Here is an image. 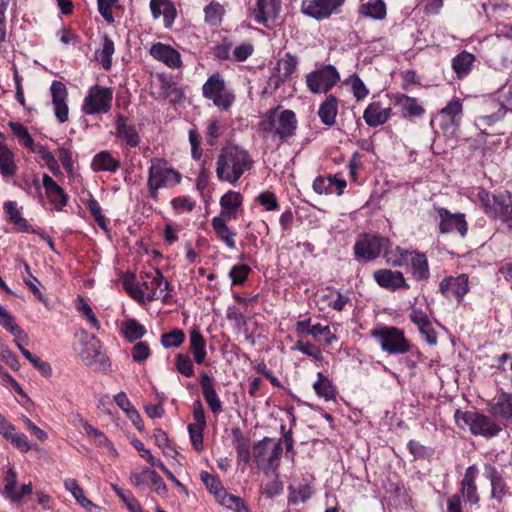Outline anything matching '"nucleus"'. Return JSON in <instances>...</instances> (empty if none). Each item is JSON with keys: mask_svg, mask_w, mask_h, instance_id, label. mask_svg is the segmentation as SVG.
I'll return each instance as SVG.
<instances>
[{"mask_svg": "<svg viewBox=\"0 0 512 512\" xmlns=\"http://www.w3.org/2000/svg\"><path fill=\"white\" fill-rule=\"evenodd\" d=\"M253 165L254 160L246 149L228 145L220 150L217 157L216 175L220 181L234 185Z\"/></svg>", "mask_w": 512, "mask_h": 512, "instance_id": "f257e3e1", "label": "nucleus"}, {"mask_svg": "<svg viewBox=\"0 0 512 512\" xmlns=\"http://www.w3.org/2000/svg\"><path fill=\"white\" fill-rule=\"evenodd\" d=\"M475 197L487 215L500 219L512 230V195L509 192L490 195L483 188H478Z\"/></svg>", "mask_w": 512, "mask_h": 512, "instance_id": "f03ea898", "label": "nucleus"}, {"mask_svg": "<svg viewBox=\"0 0 512 512\" xmlns=\"http://www.w3.org/2000/svg\"><path fill=\"white\" fill-rule=\"evenodd\" d=\"M370 335L376 340L383 352L391 355L406 354L414 346L406 338L404 331L394 327L381 325L371 330Z\"/></svg>", "mask_w": 512, "mask_h": 512, "instance_id": "7ed1b4c3", "label": "nucleus"}, {"mask_svg": "<svg viewBox=\"0 0 512 512\" xmlns=\"http://www.w3.org/2000/svg\"><path fill=\"white\" fill-rule=\"evenodd\" d=\"M148 171L147 188L150 197L158 200L159 189L170 188L177 185L180 180V174L168 166V163L162 158H152Z\"/></svg>", "mask_w": 512, "mask_h": 512, "instance_id": "20e7f679", "label": "nucleus"}, {"mask_svg": "<svg viewBox=\"0 0 512 512\" xmlns=\"http://www.w3.org/2000/svg\"><path fill=\"white\" fill-rule=\"evenodd\" d=\"M297 127L295 113L291 110L279 111V108L268 111L259 123V130L274 133L281 140L294 135Z\"/></svg>", "mask_w": 512, "mask_h": 512, "instance_id": "39448f33", "label": "nucleus"}, {"mask_svg": "<svg viewBox=\"0 0 512 512\" xmlns=\"http://www.w3.org/2000/svg\"><path fill=\"white\" fill-rule=\"evenodd\" d=\"M168 286V281L164 279L159 269L143 271L140 273L139 290L136 291V301L144 303L161 297L165 299L167 294H164V292L167 290Z\"/></svg>", "mask_w": 512, "mask_h": 512, "instance_id": "423d86ee", "label": "nucleus"}, {"mask_svg": "<svg viewBox=\"0 0 512 512\" xmlns=\"http://www.w3.org/2000/svg\"><path fill=\"white\" fill-rule=\"evenodd\" d=\"M202 94L220 111H228L236 100L234 91L226 86L219 73H214L207 79L202 86Z\"/></svg>", "mask_w": 512, "mask_h": 512, "instance_id": "0eeeda50", "label": "nucleus"}, {"mask_svg": "<svg viewBox=\"0 0 512 512\" xmlns=\"http://www.w3.org/2000/svg\"><path fill=\"white\" fill-rule=\"evenodd\" d=\"M113 89L100 85L90 87L83 100L82 112L85 115L106 114L111 110Z\"/></svg>", "mask_w": 512, "mask_h": 512, "instance_id": "6e6552de", "label": "nucleus"}, {"mask_svg": "<svg viewBox=\"0 0 512 512\" xmlns=\"http://www.w3.org/2000/svg\"><path fill=\"white\" fill-rule=\"evenodd\" d=\"M455 420L458 425L462 423L469 427V430L475 435L484 437H493L499 433L501 427L497 425L491 418L478 412L466 411L455 413Z\"/></svg>", "mask_w": 512, "mask_h": 512, "instance_id": "1a4fd4ad", "label": "nucleus"}, {"mask_svg": "<svg viewBox=\"0 0 512 512\" xmlns=\"http://www.w3.org/2000/svg\"><path fill=\"white\" fill-rule=\"evenodd\" d=\"M506 112L507 109L503 104L490 101L485 105L483 112L475 118L474 124L483 134H499L497 125L503 121Z\"/></svg>", "mask_w": 512, "mask_h": 512, "instance_id": "9d476101", "label": "nucleus"}, {"mask_svg": "<svg viewBox=\"0 0 512 512\" xmlns=\"http://www.w3.org/2000/svg\"><path fill=\"white\" fill-rule=\"evenodd\" d=\"M399 259L392 261L393 266L410 265V272L417 281H427L430 277L428 259L425 254L396 248Z\"/></svg>", "mask_w": 512, "mask_h": 512, "instance_id": "9b49d317", "label": "nucleus"}, {"mask_svg": "<svg viewBox=\"0 0 512 512\" xmlns=\"http://www.w3.org/2000/svg\"><path fill=\"white\" fill-rule=\"evenodd\" d=\"M340 80L333 65H324L306 76V84L313 93H326Z\"/></svg>", "mask_w": 512, "mask_h": 512, "instance_id": "f8f14e48", "label": "nucleus"}, {"mask_svg": "<svg viewBox=\"0 0 512 512\" xmlns=\"http://www.w3.org/2000/svg\"><path fill=\"white\" fill-rule=\"evenodd\" d=\"M388 242L387 238L364 234L355 242L354 254L356 258L373 261L380 256L382 250L387 247Z\"/></svg>", "mask_w": 512, "mask_h": 512, "instance_id": "ddd939ff", "label": "nucleus"}, {"mask_svg": "<svg viewBox=\"0 0 512 512\" xmlns=\"http://www.w3.org/2000/svg\"><path fill=\"white\" fill-rule=\"evenodd\" d=\"M345 0H304L302 12L316 20L329 18L344 4Z\"/></svg>", "mask_w": 512, "mask_h": 512, "instance_id": "4468645a", "label": "nucleus"}, {"mask_svg": "<svg viewBox=\"0 0 512 512\" xmlns=\"http://www.w3.org/2000/svg\"><path fill=\"white\" fill-rule=\"evenodd\" d=\"M439 291L447 299L455 298L459 303L469 292V278L467 274L456 277L447 276L439 283Z\"/></svg>", "mask_w": 512, "mask_h": 512, "instance_id": "2eb2a0df", "label": "nucleus"}, {"mask_svg": "<svg viewBox=\"0 0 512 512\" xmlns=\"http://www.w3.org/2000/svg\"><path fill=\"white\" fill-rule=\"evenodd\" d=\"M440 219L439 230L443 234L458 232L465 237L468 231L465 215L462 213H451L446 208H437Z\"/></svg>", "mask_w": 512, "mask_h": 512, "instance_id": "dca6fc26", "label": "nucleus"}, {"mask_svg": "<svg viewBox=\"0 0 512 512\" xmlns=\"http://www.w3.org/2000/svg\"><path fill=\"white\" fill-rule=\"evenodd\" d=\"M281 8V0H257L252 11L254 21L257 24L270 28L275 22Z\"/></svg>", "mask_w": 512, "mask_h": 512, "instance_id": "f3484780", "label": "nucleus"}, {"mask_svg": "<svg viewBox=\"0 0 512 512\" xmlns=\"http://www.w3.org/2000/svg\"><path fill=\"white\" fill-rule=\"evenodd\" d=\"M4 488L2 495L9 499L12 503H20L24 496L32 493V484H23L18 489L17 475L13 468H9L4 477Z\"/></svg>", "mask_w": 512, "mask_h": 512, "instance_id": "a211bd4d", "label": "nucleus"}, {"mask_svg": "<svg viewBox=\"0 0 512 512\" xmlns=\"http://www.w3.org/2000/svg\"><path fill=\"white\" fill-rule=\"evenodd\" d=\"M52 103L57 120L65 123L68 120L69 108L67 105L68 91L64 83L53 81L50 86Z\"/></svg>", "mask_w": 512, "mask_h": 512, "instance_id": "6ab92c4d", "label": "nucleus"}, {"mask_svg": "<svg viewBox=\"0 0 512 512\" xmlns=\"http://www.w3.org/2000/svg\"><path fill=\"white\" fill-rule=\"evenodd\" d=\"M150 55L171 69H179L183 65L180 53L170 45L161 42L151 46Z\"/></svg>", "mask_w": 512, "mask_h": 512, "instance_id": "aec40b11", "label": "nucleus"}, {"mask_svg": "<svg viewBox=\"0 0 512 512\" xmlns=\"http://www.w3.org/2000/svg\"><path fill=\"white\" fill-rule=\"evenodd\" d=\"M409 319L418 327L419 332L424 336L430 345L437 343V333L428 315L420 308L412 305L410 307Z\"/></svg>", "mask_w": 512, "mask_h": 512, "instance_id": "412c9836", "label": "nucleus"}, {"mask_svg": "<svg viewBox=\"0 0 512 512\" xmlns=\"http://www.w3.org/2000/svg\"><path fill=\"white\" fill-rule=\"evenodd\" d=\"M374 280L376 283L391 291L398 289H409L402 272L390 269H379L374 272Z\"/></svg>", "mask_w": 512, "mask_h": 512, "instance_id": "4be33fe9", "label": "nucleus"}, {"mask_svg": "<svg viewBox=\"0 0 512 512\" xmlns=\"http://www.w3.org/2000/svg\"><path fill=\"white\" fill-rule=\"evenodd\" d=\"M393 103L403 118L422 117L425 114V108L419 103L418 99L406 94L398 93L394 95Z\"/></svg>", "mask_w": 512, "mask_h": 512, "instance_id": "5701e85b", "label": "nucleus"}, {"mask_svg": "<svg viewBox=\"0 0 512 512\" xmlns=\"http://www.w3.org/2000/svg\"><path fill=\"white\" fill-rule=\"evenodd\" d=\"M115 136L127 146L133 148L139 145L140 137L133 124H129L127 118L119 114L115 120Z\"/></svg>", "mask_w": 512, "mask_h": 512, "instance_id": "b1692460", "label": "nucleus"}, {"mask_svg": "<svg viewBox=\"0 0 512 512\" xmlns=\"http://www.w3.org/2000/svg\"><path fill=\"white\" fill-rule=\"evenodd\" d=\"M488 412L496 418L512 422V394L502 392L488 404Z\"/></svg>", "mask_w": 512, "mask_h": 512, "instance_id": "393cba45", "label": "nucleus"}, {"mask_svg": "<svg viewBox=\"0 0 512 512\" xmlns=\"http://www.w3.org/2000/svg\"><path fill=\"white\" fill-rule=\"evenodd\" d=\"M391 113V108H383L380 101H375L366 107L363 113V119L368 126L378 127L388 121Z\"/></svg>", "mask_w": 512, "mask_h": 512, "instance_id": "a878e982", "label": "nucleus"}, {"mask_svg": "<svg viewBox=\"0 0 512 512\" xmlns=\"http://www.w3.org/2000/svg\"><path fill=\"white\" fill-rule=\"evenodd\" d=\"M199 383L202 389L203 397L207 402L210 410L214 414L220 413L222 411V403L215 390L213 379L208 374L202 373Z\"/></svg>", "mask_w": 512, "mask_h": 512, "instance_id": "bb28decb", "label": "nucleus"}, {"mask_svg": "<svg viewBox=\"0 0 512 512\" xmlns=\"http://www.w3.org/2000/svg\"><path fill=\"white\" fill-rule=\"evenodd\" d=\"M242 201L243 197L239 192H227L220 199L221 211L218 217H223L228 220H236L237 211L241 206Z\"/></svg>", "mask_w": 512, "mask_h": 512, "instance_id": "cd10ccee", "label": "nucleus"}, {"mask_svg": "<svg viewBox=\"0 0 512 512\" xmlns=\"http://www.w3.org/2000/svg\"><path fill=\"white\" fill-rule=\"evenodd\" d=\"M150 9L153 18L163 17L164 26L170 28L176 18V9L170 0H151Z\"/></svg>", "mask_w": 512, "mask_h": 512, "instance_id": "c85d7f7f", "label": "nucleus"}, {"mask_svg": "<svg viewBox=\"0 0 512 512\" xmlns=\"http://www.w3.org/2000/svg\"><path fill=\"white\" fill-rule=\"evenodd\" d=\"M478 470L476 466L472 465L466 469L464 477L461 482V492L465 501L470 504H476L479 501L477 493V486L475 483Z\"/></svg>", "mask_w": 512, "mask_h": 512, "instance_id": "c756f323", "label": "nucleus"}, {"mask_svg": "<svg viewBox=\"0 0 512 512\" xmlns=\"http://www.w3.org/2000/svg\"><path fill=\"white\" fill-rule=\"evenodd\" d=\"M43 186L50 202L57 210H61L67 204V195L64 190L48 174L43 175Z\"/></svg>", "mask_w": 512, "mask_h": 512, "instance_id": "7c9ffc66", "label": "nucleus"}, {"mask_svg": "<svg viewBox=\"0 0 512 512\" xmlns=\"http://www.w3.org/2000/svg\"><path fill=\"white\" fill-rule=\"evenodd\" d=\"M226 221H228V219L215 216L211 221V225L217 238L222 241L228 249L234 250L236 248V232L227 226Z\"/></svg>", "mask_w": 512, "mask_h": 512, "instance_id": "2f4dec72", "label": "nucleus"}, {"mask_svg": "<svg viewBox=\"0 0 512 512\" xmlns=\"http://www.w3.org/2000/svg\"><path fill=\"white\" fill-rule=\"evenodd\" d=\"M86 338L89 339L84 344L79 355L85 365L93 366L98 359L102 362L104 358V356L101 355V343L95 335L89 336L86 334Z\"/></svg>", "mask_w": 512, "mask_h": 512, "instance_id": "473e14b6", "label": "nucleus"}, {"mask_svg": "<svg viewBox=\"0 0 512 512\" xmlns=\"http://www.w3.org/2000/svg\"><path fill=\"white\" fill-rule=\"evenodd\" d=\"M255 461L260 469L268 475L275 472L280 461V450H258Z\"/></svg>", "mask_w": 512, "mask_h": 512, "instance_id": "72a5a7b5", "label": "nucleus"}, {"mask_svg": "<svg viewBox=\"0 0 512 512\" xmlns=\"http://www.w3.org/2000/svg\"><path fill=\"white\" fill-rule=\"evenodd\" d=\"M297 65L298 59L291 53H286L280 60H278L276 67L278 70V76L275 82L276 87L291 77V75L296 71Z\"/></svg>", "mask_w": 512, "mask_h": 512, "instance_id": "f704fd0d", "label": "nucleus"}, {"mask_svg": "<svg viewBox=\"0 0 512 512\" xmlns=\"http://www.w3.org/2000/svg\"><path fill=\"white\" fill-rule=\"evenodd\" d=\"M189 338L190 348L195 362L197 364H203L207 356L206 340L197 328H194L190 331Z\"/></svg>", "mask_w": 512, "mask_h": 512, "instance_id": "c9c22d12", "label": "nucleus"}, {"mask_svg": "<svg viewBox=\"0 0 512 512\" xmlns=\"http://www.w3.org/2000/svg\"><path fill=\"white\" fill-rule=\"evenodd\" d=\"M338 113V100L335 96L329 95L321 103L318 111L320 120L327 126H332Z\"/></svg>", "mask_w": 512, "mask_h": 512, "instance_id": "e433bc0d", "label": "nucleus"}, {"mask_svg": "<svg viewBox=\"0 0 512 512\" xmlns=\"http://www.w3.org/2000/svg\"><path fill=\"white\" fill-rule=\"evenodd\" d=\"M4 211L7 214L8 221L14 225L15 230L18 232H29L30 225L27 220L22 217L17 208L16 202L7 201L4 203Z\"/></svg>", "mask_w": 512, "mask_h": 512, "instance_id": "4c0bfd02", "label": "nucleus"}, {"mask_svg": "<svg viewBox=\"0 0 512 512\" xmlns=\"http://www.w3.org/2000/svg\"><path fill=\"white\" fill-rule=\"evenodd\" d=\"M316 394L326 401L335 400L336 388L332 381L322 372L317 373V380L313 384Z\"/></svg>", "mask_w": 512, "mask_h": 512, "instance_id": "58836bf2", "label": "nucleus"}, {"mask_svg": "<svg viewBox=\"0 0 512 512\" xmlns=\"http://www.w3.org/2000/svg\"><path fill=\"white\" fill-rule=\"evenodd\" d=\"M92 167L96 171L115 172L120 167V161L107 151L99 152L92 161Z\"/></svg>", "mask_w": 512, "mask_h": 512, "instance_id": "ea45409f", "label": "nucleus"}, {"mask_svg": "<svg viewBox=\"0 0 512 512\" xmlns=\"http://www.w3.org/2000/svg\"><path fill=\"white\" fill-rule=\"evenodd\" d=\"M474 60V55L467 51H463L453 58L452 68L458 78H463L468 75Z\"/></svg>", "mask_w": 512, "mask_h": 512, "instance_id": "a19ab883", "label": "nucleus"}, {"mask_svg": "<svg viewBox=\"0 0 512 512\" xmlns=\"http://www.w3.org/2000/svg\"><path fill=\"white\" fill-rule=\"evenodd\" d=\"M488 478L491 482V497L501 502L507 493V485L502 475L493 468L490 470Z\"/></svg>", "mask_w": 512, "mask_h": 512, "instance_id": "79ce46f5", "label": "nucleus"}, {"mask_svg": "<svg viewBox=\"0 0 512 512\" xmlns=\"http://www.w3.org/2000/svg\"><path fill=\"white\" fill-rule=\"evenodd\" d=\"M16 164L12 151L0 142V173L5 176H12L16 172Z\"/></svg>", "mask_w": 512, "mask_h": 512, "instance_id": "37998d69", "label": "nucleus"}, {"mask_svg": "<svg viewBox=\"0 0 512 512\" xmlns=\"http://www.w3.org/2000/svg\"><path fill=\"white\" fill-rule=\"evenodd\" d=\"M8 126L22 146L26 147L31 152H37L38 149L35 147L34 140L25 126L18 122L12 121L8 123Z\"/></svg>", "mask_w": 512, "mask_h": 512, "instance_id": "c03bdc74", "label": "nucleus"}, {"mask_svg": "<svg viewBox=\"0 0 512 512\" xmlns=\"http://www.w3.org/2000/svg\"><path fill=\"white\" fill-rule=\"evenodd\" d=\"M161 95L174 104L180 103L184 98V93L177 83L166 79L161 80Z\"/></svg>", "mask_w": 512, "mask_h": 512, "instance_id": "a18cd8bd", "label": "nucleus"}, {"mask_svg": "<svg viewBox=\"0 0 512 512\" xmlns=\"http://www.w3.org/2000/svg\"><path fill=\"white\" fill-rule=\"evenodd\" d=\"M121 331L131 343L142 338L146 333L145 327L135 319H128L123 322Z\"/></svg>", "mask_w": 512, "mask_h": 512, "instance_id": "49530a36", "label": "nucleus"}, {"mask_svg": "<svg viewBox=\"0 0 512 512\" xmlns=\"http://www.w3.org/2000/svg\"><path fill=\"white\" fill-rule=\"evenodd\" d=\"M205 22L211 26H219L225 14V9L217 1L210 2L205 8Z\"/></svg>", "mask_w": 512, "mask_h": 512, "instance_id": "de8ad7c7", "label": "nucleus"}, {"mask_svg": "<svg viewBox=\"0 0 512 512\" xmlns=\"http://www.w3.org/2000/svg\"><path fill=\"white\" fill-rule=\"evenodd\" d=\"M114 51V42L109 37L105 36L102 49L96 52V59L105 70L111 68Z\"/></svg>", "mask_w": 512, "mask_h": 512, "instance_id": "09e8293b", "label": "nucleus"}, {"mask_svg": "<svg viewBox=\"0 0 512 512\" xmlns=\"http://www.w3.org/2000/svg\"><path fill=\"white\" fill-rule=\"evenodd\" d=\"M441 115L446 117L448 121L459 126L462 117V103L460 99H453L442 110Z\"/></svg>", "mask_w": 512, "mask_h": 512, "instance_id": "8fccbe9b", "label": "nucleus"}, {"mask_svg": "<svg viewBox=\"0 0 512 512\" xmlns=\"http://www.w3.org/2000/svg\"><path fill=\"white\" fill-rule=\"evenodd\" d=\"M361 13L376 20H382L386 16V5L383 0H372L361 6Z\"/></svg>", "mask_w": 512, "mask_h": 512, "instance_id": "3c124183", "label": "nucleus"}, {"mask_svg": "<svg viewBox=\"0 0 512 512\" xmlns=\"http://www.w3.org/2000/svg\"><path fill=\"white\" fill-rule=\"evenodd\" d=\"M0 325L15 337H18L19 339H27L25 331L15 323L13 316L6 309H3V311L0 312Z\"/></svg>", "mask_w": 512, "mask_h": 512, "instance_id": "603ef678", "label": "nucleus"}, {"mask_svg": "<svg viewBox=\"0 0 512 512\" xmlns=\"http://www.w3.org/2000/svg\"><path fill=\"white\" fill-rule=\"evenodd\" d=\"M185 340V334L181 329L175 328L161 336V344L165 348L179 347Z\"/></svg>", "mask_w": 512, "mask_h": 512, "instance_id": "864d4df0", "label": "nucleus"}, {"mask_svg": "<svg viewBox=\"0 0 512 512\" xmlns=\"http://www.w3.org/2000/svg\"><path fill=\"white\" fill-rule=\"evenodd\" d=\"M219 501L221 505L227 507L228 509H232L235 512H247L246 505L238 496L223 492V494L219 498Z\"/></svg>", "mask_w": 512, "mask_h": 512, "instance_id": "5fc2aeb1", "label": "nucleus"}, {"mask_svg": "<svg viewBox=\"0 0 512 512\" xmlns=\"http://www.w3.org/2000/svg\"><path fill=\"white\" fill-rule=\"evenodd\" d=\"M292 349L297 350L304 355L313 357L314 359H316L320 362L323 361V356H322L321 350L316 345H314L308 341L304 342L302 340H298Z\"/></svg>", "mask_w": 512, "mask_h": 512, "instance_id": "6e6d98bb", "label": "nucleus"}, {"mask_svg": "<svg viewBox=\"0 0 512 512\" xmlns=\"http://www.w3.org/2000/svg\"><path fill=\"white\" fill-rule=\"evenodd\" d=\"M22 355L31 362L35 368H37L44 376H50L52 374V368L48 362L41 360L39 357L33 355L30 351L25 348H21Z\"/></svg>", "mask_w": 512, "mask_h": 512, "instance_id": "4d7b16f0", "label": "nucleus"}, {"mask_svg": "<svg viewBox=\"0 0 512 512\" xmlns=\"http://www.w3.org/2000/svg\"><path fill=\"white\" fill-rule=\"evenodd\" d=\"M250 271V267L246 264H238L233 266L229 272V277L231 278L232 284H243L246 281Z\"/></svg>", "mask_w": 512, "mask_h": 512, "instance_id": "13d9d810", "label": "nucleus"}, {"mask_svg": "<svg viewBox=\"0 0 512 512\" xmlns=\"http://www.w3.org/2000/svg\"><path fill=\"white\" fill-rule=\"evenodd\" d=\"M154 470L148 468L135 469L131 472L130 482L135 487H141L142 485L150 482Z\"/></svg>", "mask_w": 512, "mask_h": 512, "instance_id": "bf43d9fd", "label": "nucleus"}, {"mask_svg": "<svg viewBox=\"0 0 512 512\" xmlns=\"http://www.w3.org/2000/svg\"><path fill=\"white\" fill-rule=\"evenodd\" d=\"M254 52V46L251 43H242L232 49V60L243 62L247 60Z\"/></svg>", "mask_w": 512, "mask_h": 512, "instance_id": "052dcab7", "label": "nucleus"}, {"mask_svg": "<svg viewBox=\"0 0 512 512\" xmlns=\"http://www.w3.org/2000/svg\"><path fill=\"white\" fill-rule=\"evenodd\" d=\"M200 478L204 482L206 487L215 495H217L218 499L221 497L223 492H225L221 487L220 481L213 475L209 474L208 472L202 471L200 474Z\"/></svg>", "mask_w": 512, "mask_h": 512, "instance_id": "680f3d73", "label": "nucleus"}, {"mask_svg": "<svg viewBox=\"0 0 512 512\" xmlns=\"http://www.w3.org/2000/svg\"><path fill=\"white\" fill-rule=\"evenodd\" d=\"M289 489L291 490L290 501L293 503L305 502L313 493L312 488L307 484H301L297 489H292L290 486Z\"/></svg>", "mask_w": 512, "mask_h": 512, "instance_id": "e2e57ef3", "label": "nucleus"}, {"mask_svg": "<svg viewBox=\"0 0 512 512\" xmlns=\"http://www.w3.org/2000/svg\"><path fill=\"white\" fill-rule=\"evenodd\" d=\"M131 355L135 362L142 363L150 357V347L146 342H138L133 346Z\"/></svg>", "mask_w": 512, "mask_h": 512, "instance_id": "0e129e2a", "label": "nucleus"}, {"mask_svg": "<svg viewBox=\"0 0 512 512\" xmlns=\"http://www.w3.org/2000/svg\"><path fill=\"white\" fill-rule=\"evenodd\" d=\"M83 431L89 436L95 445L105 446L108 443L107 437L97 428L91 426L87 422L83 423Z\"/></svg>", "mask_w": 512, "mask_h": 512, "instance_id": "69168bd1", "label": "nucleus"}, {"mask_svg": "<svg viewBox=\"0 0 512 512\" xmlns=\"http://www.w3.org/2000/svg\"><path fill=\"white\" fill-rule=\"evenodd\" d=\"M77 309L87 318L91 326L97 330L100 329V323L96 318L92 308L85 302L82 297H79Z\"/></svg>", "mask_w": 512, "mask_h": 512, "instance_id": "338daca9", "label": "nucleus"}, {"mask_svg": "<svg viewBox=\"0 0 512 512\" xmlns=\"http://www.w3.org/2000/svg\"><path fill=\"white\" fill-rule=\"evenodd\" d=\"M176 366L179 373L186 377H191L194 374L192 360L183 354H178L176 357Z\"/></svg>", "mask_w": 512, "mask_h": 512, "instance_id": "774afa93", "label": "nucleus"}]
</instances>
